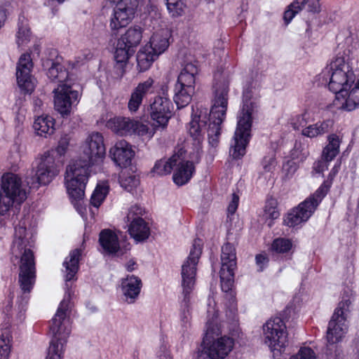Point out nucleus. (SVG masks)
I'll return each mask as SVG.
<instances>
[{
	"mask_svg": "<svg viewBox=\"0 0 359 359\" xmlns=\"http://www.w3.org/2000/svg\"><path fill=\"white\" fill-rule=\"evenodd\" d=\"M121 226L125 232L130 235V238H135V207L133 205L129 208L126 216L123 218Z\"/></svg>",
	"mask_w": 359,
	"mask_h": 359,
	"instance_id": "44",
	"label": "nucleus"
},
{
	"mask_svg": "<svg viewBox=\"0 0 359 359\" xmlns=\"http://www.w3.org/2000/svg\"><path fill=\"white\" fill-rule=\"evenodd\" d=\"M341 165V158L335 162L331 170L320 187L298 205L290 210L283 217V224L295 228L306 223L314 214L319 205L330 191L335 177Z\"/></svg>",
	"mask_w": 359,
	"mask_h": 359,
	"instance_id": "4",
	"label": "nucleus"
},
{
	"mask_svg": "<svg viewBox=\"0 0 359 359\" xmlns=\"http://www.w3.org/2000/svg\"><path fill=\"white\" fill-rule=\"evenodd\" d=\"M27 198L21 179L13 173L3 175L0 190V215H5L15 204L20 205Z\"/></svg>",
	"mask_w": 359,
	"mask_h": 359,
	"instance_id": "13",
	"label": "nucleus"
},
{
	"mask_svg": "<svg viewBox=\"0 0 359 359\" xmlns=\"http://www.w3.org/2000/svg\"><path fill=\"white\" fill-rule=\"evenodd\" d=\"M109 191L108 186L105 184H98L95 189L91 198L90 203L95 208H99L104 201Z\"/></svg>",
	"mask_w": 359,
	"mask_h": 359,
	"instance_id": "45",
	"label": "nucleus"
},
{
	"mask_svg": "<svg viewBox=\"0 0 359 359\" xmlns=\"http://www.w3.org/2000/svg\"><path fill=\"white\" fill-rule=\"evenodd\" d=\"M166 6L170 16L176 18L184 15L186 4L184 0H166Z\"/></svg>",
	"mask_w": 359,
	"mask_h": 359,
	"instance_id": "43",
	"label": "nucleus"
},
{
	"mask_svg": "<svg viewBox=\"0 0 359 359\" xmlns=\"http://www.w3.org/2000/svg\"><path fill=\"white\" fill-rule=\"evenodd\" d=\"M99 243L102 248L101 253L114 255L120 250L118 236L111 229H105L99 234Z\"/></svg>",
	"mask_w": 359,
	"mask_h": 359,
	"instance_id": "27",
	"label": "nucleus"
},
{
	"mask_svg": "<svg viewBox=\"0 0 359 359\" xmlns=\"http://www.w3.org/2000/svg\"><path fill=\"white\" fill-rule=\"evenodd\" d=\"M128 108L130 111H135V90L131 93L130 99L128 102Z\"/></svg>",
	"mask_w": 359,
	"mask_h": 359,
	"instance_id": "59",
	"label": "nucleus"
},
{
	"mask_svg": "<svg viewBox=\"0 0 359 359\" xmlns=\"http://www.w3.org/2000/svg\"><path fill=\"white\" fill-rule=\"evenodd\" d=\"M33 106L34 111L39 113L42 109L41 107L43 106V101L41 100V99L37 97H34L33 98Z\"/></svg>",
	"mask_w": 359,
	"mask_h": 359,
	"instance_id": "58",
	"label": "nucleus"
},
{
	"mask_svg": "<svg viewBox=\"0 0 359 359\" xmlns=\"http://www.w3.org/2000/svg\"><path fill=\"white\" fill-rule=\"evenodd\" d=\"M69 140L70 137L67 135H64L60 137L55 149L60 156H62L66 153L69 144Z\"/></svg>",
	"mask_w": 359,
	"mask_h": 359,
	"instance_id": "54",
	"label": "nucleus"
},
{
	"mask_svg": "<svg viewBox=\"0 0 359 359\" xmlns=\"http://www.w3.org/2000/svg\"><path fill=\"white\" fill-rule=\"evenodd\" d=\"M33 63L29 54H22L17 64L16 79L21 92L31 94L34 90V83L31 74Z\"/></svg>",
	"mask_w": 359,
	"mask_h": 359,
	"instance_id": "20",
	"label": "nucleus"
},
{
	"mask_svg": "<svg viewBox=\"0 0 359 359\" xmlns=\"http://www.w3.org/2000/svg\"><path fill=\"white\" fill-rule=\"evenodd\" d=\"M162 95L154 97L150 104V115L157 126L165 127L172 116L173 104L168 96L167 90L162 88Z\"/></svg>",
	"mask_w": 359,
	"mask_h": 359,
	"instance_id": "19",
	"label": "nucleus"
},
{
	"mask_svg": "<svg viewBox=\"0 0 359 359\" xmlns=\"http://www.w3.org/2000/svg\"><path fill=\"white\" fill-rule=\"evenodd\" d=\"M201 158V152L198 149L192 157V161L180 162L172 175L174 183L179 187L187 184L196 172L195 164L198 163Z\"/></svg>",
	"mask_w": 359,
	"mask_h": 359,
	"instance_id": "24",
	"label": "nucleus"
},
{
	"mask_svg": "<svg viewBox=\"0 0 359 359\" xmlns=\"http://www.w3.org/2000/svg\"><path fill=\"white\" fill-rule=\"evenodd\" d=\"M135 18V1L121 0L114 10L110 27L112 31L126 27Z\"/></svg>",
	"mask_w": 359,
	"mask_h": 359,
	"instance_id": "21",
	"label": "nucleus"
},
{
	"mask_svg": "<svg viewBox=\"0 0 359 359\" xmlns=\"http://www.w3.org/2000/svg\"><path fill=\"white\" fill-rule=\"evenodd\" d=\"M306 25H307V27L306 29V32L308 33L309 32H310L311 27V24L309 22H306Z\"/></svg>",
	"mask_w": 359,
	"mask_h": 359,
	"instance_id": "62",
	"label": "nucleus"
},
{
	"mask_svg": "<svg viewBox=\"0 0 359 359\" xmlns=\"http://www.w3.org/2000/svg\"><path fill=\"white\" fill-rule=\"evenodd\" d=\"M239 204V196L236 193L232 194L231 200L227 207V218L230 220L236 212Z\"/></svg>",
	"mask_w": 359,
	"mask_h": 359,
	"instance_id": "53",
	"label": "nucleus"
},
{
	"mask_svg": "<svg viewBox=\"0 0 359 359\" xmlns=\"http://www.w3.org/2000/svg\"><path fill=\"white\" fill-rule=\"evenodd\" d=\"M109 155L114 162L122 168L119 175L121 186L128 192L133 194L135 190V175L131 166L134 151L132 146L125 140L118 141L109 150Z\"/></svg>",
	"mask_w": 359,
	"mask_h": 359,
	"instance_id": "11",
	"label": "nucleus"
},
{
	"mask_svg": "<svg viewBox=\"0 0 359 359\" xmlns=\"http://www.w3.org/2000/svg\"><path fill=\"white\" fill-rule=\"evenodd\" d=\"M235 270L221 269L219 271L222 290L227 293L231 292L234 283Z\"/></svg>",
	"mask_w": 359,
	"mask_h": 359,
	"instance_id": "42",
	"label": "nucleus"
},
{
	"mask_svg": "<svg viewBox=\"0 0 359 359\" xmlns=\"http://www.w3.org/2000/svg\"><path fill=\"white\" fill-rule=\"evenodd\" d=\"M177 158L172 156L168 160H160L156 162L151 172L159 176H163L170 174L174 165H176Z\"/></svg>",
	"mask_w": 359,
	"mask_h": 359,
	"instance_id": "38",
	"label": "nucleus"
},
{
	"mask_svg": "<svg viewBox=\"0 0 359 359\" xmlns=\"http://www.w3.org/2000/svg\"><path fill=\"white\" fill-rule=\"evenodd\" d=\"M214 97L210 108L212 123H209L207 131L210 144L212 147L217 145L221 134V125L226 118L228 107L229 83L227 81H217L213 85Z\"/></svg>",
	"mask_w": 359,
	"mask_h": 359,
	"instance_id": "10",
	"label": "nucleus"
},
{
	"mask_svg": "<svg viewBox=\"0 0 359 359\" xmlns=\"http://www.w3.org/2000/svg\"><path fill=\"white\" fill-rule=\"evenodd\" d=\"M351 301L349 298L344 299L339 302L337 307L329 321L326 332V339L329 344L339 342L348 330L346 324L347 315L350 312L349 307Z\"/></svg>",
	"mask_w": 359,
	"mask_h": 359,
	"instance_id": "14",
	"label": "nucleus"
},
{
	"mask_svg": "<svg viewBox=\"0 0 359 359\" xmlns=\"http://www.w3.org/2000/svg\"><path fill=\"white\" fill-rule=\"evenodd\" d=\"M341 108L344 110L351 111L359 107V79L353 88L347 90V95L344 98Z\"/></svg>",
	"mask_w": 359,
	"mask_h": 359,
	"instance_id": "35",
	"label": "nucleus"
},
{
	"mask_svg": "<svg viewBox=\"0 0 359 359\" xmlns=\"http://www.w3.org/2000/svg\"><path fill=\"white\" fill-rule=\"evenodd\" d=\"M106 154L104 138L100 133H93L86 139L81 158L70 162L65 172V185L70 199L83 198L89 177V168L102 162Z\"/></svg>",
	"mask_w": 359,
	"mask_h": 359,
	"instance_id": "2",
	"label": "nucleus"
},
{
	"mask_svg": "<svg viewBox=\"0 0 359 359\" xmlns=\"http://www.w3.org/2000/svg\"><path fill=\"white\" fill-rule=\"evenodd\" d=\"M198 62H184L175 86L174 101L178 109L187 106L195 92L196 78L199 73Z\"/></svg>",
	"mask_w": 359,
	"mask_h": 359,
	"instance_id": "12",
	"label": "nucleus"
},
{
	"mask_svg": "<svg viewBox=\"0 0 359 359\" xmlns=\"http://www.w3.org/2000/svg\"><path fill=\"white\" fill-rule=\"evenodd\" d=\"M142 287H137V277H136V299L137 298Z\"/></svg>",
	"mask_w": 359,
	"mask_h": 359,
	"instance_id": "61",
	"label": "nucleus"
},
{
	"mask_svg": "<svg viewBox=\"0 0 359 359\" xmlns=\"http://www.w3.org/2000/svg\"><path fill=\"white\" fill-rule=\"evenodd\" d=\"M81 252L79 249L72 250L69 256L65 259L63 266L65 268V281L69 282L74 279L79 270V262Z\"/></svg>",
	"mask_w": 359,
	"mask_h": 359,
	"instance_id": "33",
	"label": "nucleus"
},
{
	"mask_svg": "<svg viewBox=\"0 0 359 359\" xmlns=\"http://www.w3.org/2000/svg\"><path fill=\"white\" fill-rule=\"evenodd\" d=\"M71 297L72 291L68 288L50 321L49 327L52 338L46 359H62L64 356L67 339L72 331L69 320L66 317Z\"/></svg>",
	"mask_w": 359,
	"mask_h": 359,
	"instance_id": "6",
	"label": "nucleus"
},
{
	"mask_svg": "<svg viewBox=\"0 0 359 359\" xmlns=\"http://www.w3.org/2000/svg\"><path fill=\"white\" fill-rule=\"evenodd\" d=\"M209 123H212L210 109L198 102L192 105L191 119L187 128L194 145L199 146L202 143Z\"/></svg>",
	"mask_w": 359,
	"mask_h": 359,
	"instance_id": "15",
	"label": "nucleus"
},
{
	"mask_svg": "<svg viewBox=\"0 0 359 359\" xmlns=\"http://www.w3.org/2000/svg\"><path fill=\"white\" fill-rule=\"evenodd\" d=\"M151 48L149 46H144L136 54V62L141 72L148 70L158 57L156 54L151 52Z\"/></svg>",
	"mask_w": 359,
	"mask_h": 359,
	"instance_id": "32",
	"label": "nucleus"
},
{
	"mask_svg": "<svg viewBox=\"0 0 359 359\" xmlns=\"http://www.w3.org/2000/svg\"><path fill=\"white\" fill-rule=\"evenodd\" d=\"M278 205V201L274 197L269 196L266 198L264 205V213L269 219L274 220L280 217Z\"/></svg>",
	"mask_w": 359,
	"mask_h": 359,
	"instance_id": "46",
	"label": "nucleus"
},
{
	"mask_svg": "<svg viewBox=\"0 0 359 359\" xmlns=\"http://www.w3.org/2000/svg\"><path fill=\"white\" fill-rule=\"evenodd\" d=\"M12 336L8 329L5 328L0 335V359H8L11 351Z\"/></svg>",
	"mask_w": 359,
	"mask_h": 359,
	"instance_id": "41",
	"label": "nucleus"
},
{
	"mask_svg": "<svg viewBox=\"0 0 359 359\" xmlns=\"http://www.w3.org/2000/svg\"><path fill=\"white\" fill-rule=\"evenodd\" d=\"M202 253V248L200 245L193 244L187 259L184 262L181 269V287L182 311L180 320L182 325L187 328L191 318L189 304L191 296L195 289L196 282L197 264Z\"/></svg>",
	"mask_w": 359,
	"mask_h": 359,
	"instance_id": "7",
	"label": "nucleus"
},
{
	"mask_svg": "<svg viewBox=\"0 0 359 359\" xmlns=\"http://www.w3.org/2000/svg\"><path fill=\"white\" fill-rule=\"evenodd\" d=\"M154 83L152 78L149 77L143 83L136 86V111L142 103L143 98L148 94L154 93Z\"/></svg>",
	"mask_w": 359,
	"mask_h": 359,
	"instance_id": "39",
	"label": "nucleus"
},
{
	"mask_svg": "<svg viewBox=\"0 0 359 359\" xmlns=\"http://www.w3.org/2000/svg\"><path fill=\"white\" fill-rule=\"evenodd\" d=\"M136 135L141 137L143 141H148L154 136V130L147 124H144L136 121Z\"/></svg>",
	"mask_w": 359,
	"mask_h": 359,
	"instance_id": "47",
	"label": "nucleus"
},
{
	"mask_svg": "<svg viewBox=\"0 0 359 359\" xmlns=\"http://www.w3.org/2000/svg\"><path fill=\"white\" fill-rule=\"evenodd\" d=\"M10 4H5L0 6V28L6 20L7 16L10 14Z\"/></svg>",
	"mask_w": 359,
	"mask_h": 359,
	"instance_id": "57",
	"label": "nucleus"
},
{
	"mask_svg": "<svg viewBox=\"0 0 359 359\" xmlns=\"http://www.w3.org/2000/svg\"><path fill=\"white\" fill-rule=\"evenodd\" d=\"M206 330L201 348L196 352V359H224L232 351L234 346L233 338L223 336L215 339L214 335L218 336L221 334L217 325L212 321L206 323Z\"/></svg>",
	"mask_w": 359,
	"mask_h": 359,
	"instance_id": "9",
	"label": "nucleus"
},
{
	"mask_svg": "<svg viewBox=\"0 0 359 359\" xmlns=\"http://www.w3.org/2000/svg\"><path fill=\"white\" fill-rule=\"evenodd\" d=\"M236 249L230 243H226L222 247L221 269L236 270L237 267Z\"/></svg>",
	"mask_w": 359,
	"mask_h": 359,
	"instance_id": "34",
	"label": "nucleus"
},
{
	"mask_svg": "<svg viewBox=\"0 0 359 359\" xmlns=\"http://www.w3.org/2000/svg\"><path fill=\"white\" fill-rule=\"evenodd\" d=\"M34 177L32 178V182L27 181L30 188H39L41 185L48 184L59 173V169L55 163L53 156L45 154L37 163L36 170H34Z\"/></svg>",
	"mask_w": 359,
	"mask_h": 359,
	"instance_id": "17",
	"label": "nucleus"
},
{
	"mask_svg": "<svg viewBox=\"0 0 359 359\" xmlns=\"http://www.w3.org/2000/svg\"><path fill=\"white\" fill-rule=\"evenodd\" d=\"M13 295L11 297H9L8 299L7 300L6 306L4 307L2 310V313L5 315L6 318H7L8 321L6 323V324L9 323V320L12 316V307H13Z\"/></svg>",
	"mask_w": 359,
	"mask_h": 359,
	"instance_id": "56",
	"label": "nucleus"
},
{
	"mask_svg": "<svg viewBox=\"0 0 359 359\" xmlns=\"http://www.w3.org/2000/svg\"><path fill=\"white\" fill-rule=\"evenodd\" d=\"M55 120L48 115H41L35 118L33 128L37 135L46 137L54 132Z\"/></svg>",
	"mask_w": 359,
	"mask_h": 359,
	"instance_id": "31",
	"label": "nucleus"
},
{
	"mask_svg": "<svg viewBox=\"0 0 359 359\" xmlns=\"http://www.w3.org/2000/svg\"><path fill=\"white\" fill-rule=\"evenodd\" d=\"M334 120L327 118L318 121L312 124H307L301 131L302 136L309 138L310 140L317 139L323 137L331 131L334 126Z\"/></svg>",
	"mask_w": 359,
	"mask_h": 359,
	"instance_id": "26",
	"label": "nucleus"
},
{
	"mask_svg": "<svg viewBox=\"0 0 359 359\" xmlns=\"http://www.w3.org/2000/svg\"><path fill=\"white\" fill-rule=\"evenodd\" d=\"M276 163V158L274 156H264L262 165L265 172H270Z\"/></svg>",
	"mask_w": 359,
	"mask_h": 359,
	"instance_id": "55",
	"label": "nucleus"
},
{
	"mask_svg": "<svg viewBox=\"0 0 359 359\" xmlns=\"http://www.w3.org/2000/svg\"><path fill=\"white\" fill-rule=\"evenodd\" d=\"M92 57V54L90 53V52L88 50V54L86 55V59H90Z\"/></svg>",
	"mask_w": 359,
	"mask_h": 359,
	"instance_id": "64",
	"label": "nucleus"
},
{
	"mask_svg": "<svg viewBox=\"0 0 359 359\" xmlns=\"http://www.w3.org/2000/svg\"><path fill=\"white\" fill-rule=\"evenodd\" d=\"M269 257L265 252L255 255V263L257 266V271H264L269 266Z\"/></svg>",
	"mask_w": 359,
	"mask_h": 359,
	"instance_id": "52",
	"label": "nucleus"
},
{
	"mask_svg": "<svg viewBox=\"0 0 359 359\" xmlns=\"http://www.w3.org/2000/svg\"><path fill=\"white\" fill-rule=\"evenodd\" d=\"M106 127L116 135L123 136L135 131V123L129 118L123 116H114L109 118L106 123Z\"/></svg>",
	"mask_w": 359,
	"mask_h": 359,
	"instance_id": "28",
	"label": "nucleus"
},
{
	"mask_svg": "<svg viewBox=\"0 0 359 359\" xmlns=\"http://www.w3.org/2000/svg\"><path fill=\"white\" fill-rule=\"evenodd\" d=\"M134 48L135 27H130L118 39L114 53V59L116 62L115 69L118 75L122 76L125 73L126 62L135 53Z\"/></svg>",
	"mask_w": 359,
	"mask_h": 359,
	"instance_id": "18",
	"label": "nucleus"
},
{
	"mask_svg": "<svg viewBox=\"0 0 359 359\" xmlns=\"http://www.w3.org/2000/svg\"><path fill=\"white\" fill-rule=\"evenodd\" d=\"M290 359H316V354L310 347H301L298 353Z\"/></svg>",
	"mask_w": 359,
	"mask_h": 359,
	"instance_id": "50",
	"label": "nucleus"
},
{
	"mask_svg": "<svg viewBox=\"0 0 359 359\" xmlns=\"http://www.w3.org/2000/svg\"><path fill=\"white\" fill-rule=\"evenodd\" d=\"M299 168V164L294 160H287L283 165V172L285 179H290Z\"/></svg>",
	"mask_w": 359,
	"mask_h": 359,
	"instance_id": "49",
	"label": "nucleus"
},
{
	"mask_svg": "<svg viewBox=\"0 0 359 359\" xmlns=\"http://www.w3.org/2000/svg\"><path fill=\"white\" fill-rule=\"evenodd\" d=\"M161 341V345L156 352L157 358L158 359H172L168 344L165 341L163 336H162Z\"/></svg>",
	"mask_w": 359,
	"mask_h": 359,
	"instance_id": "51",
	"label": "nucleus"
},
{
	"mask_svg": "<svg viewBox=\"0 0 359 359\" xmlns=\"http://www.w3.org/2000/svg\"><path fill=\"white\" fill-rule=\"evenodd\" d=\"M310 114L308 110L305 109L301 114H292L288 120V123L295 131L303 130L309 123Z\"/></svg>",
	"mask_w": 359,
	"mask_h": 359,
	"instance_id": "40",
	"label": "nucleus"
},
{
	"mask_svg": "<svg viewBox=\"0 0 359 359\" xmlns=\"http://www.w3.org/2000/svg\"><path fill=\"white\" fill-rule=\"evenodd\" d=\"M137 287H142V280L137 277Z\"/></svg>",
	"mask_w": 359,
	"mask_h": 359,
	"instance_id": "63",
	"label": "nucleus"
},
{
	"mask_svg": "<svg viewBox=\"0 0 359 359\" xmlns=\"http://www.w3.org/2000/svg\"><path fill=\"white\" fill-rule=\"evenodd\" d=\"M320 1V0H294L287 6L283 13L285 25H288L296 15L303 9L313 14L319 13L321 11Z\"/></svg>",
	"mask_w": 359,
	"mask_h": 359,
	"instance_id": "23",
	"label": "nucleus"
},
{
	"mask_svg": "<svg viewBox=\"0 0 359 359\" xmlns=\"http://www.w3.org/2000/svg\"><path fill=\"white\" fill-rule=\"evenodd\" d=\"M31 36L30 29L28 26L27 19L24 15H20L18 23V32L16 34L18 46L23 45L29 41Z\"/></svg>",
	"mask_w": 359,
	"mask_h": 359,
	"instance_id": "37",
	"label": "nucleus"
},
{
	"mask_svg": "<svg viewBox=\"0 0 359 359\" xmlns=\"http://www.w3.org/2000/svg\"><path fill=\"white\" fill-rule=\"evenodd\" d=\"M321 76L326 81L329 79L328 88L339 100L347 95V90L354 84L355 75L352 67L344 57H337L322 72Z\"/></svg>",
	"mask_w": 359,
	"mask_h": 359,
	"instance_id": "8",
	"label": "nucleus"
},
{
	"mask_svg": "<svg viewBox=\"0 0 359 359\" xmlns=\"http://www.w3.org/2000/svg\"><path fill=\"white\" fill-rule=\"evenodd\" d=\"M135 262L133 260H130L129 262L126 265V269L128 271H133L135 269Z\"/></svg>",
	"mask_w": 359,
	"mask_h": 359,
	"instance_id": "60",
	"label": "nucleus"
},
{
	"mask_svg": "<svg viewBox=\"0 0 359 359\" xmlns=\"http://www.w3.org/2000/svg\"><path fill=\"white\" fill-rule=\"evenodd\" d=\"M265 344L272 351H282L287 343V334L286 326L283 319L280 317L270 318L263 325Z\"/></svg>",
	"mask_w": 359,
	"mask_h": 359,
	"instance_id": "16",
	"label": "nucleus"
},
{
	"mask_svg": "<svg viewBox=\"0 0 359 359\" xmlns=\"http://www.w3.org/2000/svg\"><path fill=\"white\" fill-rule=\"evenodd\" d=\"M153 222L151 215L144 208L136 205V243L147 241L151 236Z\"/></svg>",
	"mask_w": 359,
	"mask_h": 359,
	"instance_id": "25",
	"label": "nucleus"
},
{
	"mask_svg": "<svg viewBox=\"0 0 359 359\" xmlns=\"http://www.w3.org/2000/svg\"><path fill=\"white\" fill-rule=\"evenodd\" d=\"M120 289L125 301L129 304L135 302V276L122 278Z\"/></svg>",
	"mask_w": 359,
	"mask_h": 359,
	"instance_id": "36",
	"label": "nucleus"
},
{
	"mask_svg": "<svg viewBox=\"0 0 359 359\" xmlns=\"http://www.w3.org/2000/svg\"><path fill=\"white\" fill-rule=\"evenodd\" d=\"M294 248L291 238L278 237L272 241L269 248V252L273 261L287 262L292 259Z\"/></svg>",
	"mask_w": 359,
	"mask_h": 359,
	"instance_id": "22",
	"label": "nucleus"
},
{
	"mask_svg": "<svg viewBox=\"0 0 359 359\" xmlns=\"http://www.w3.org/2000/svg\"><path fill=\"white\" fill-rule=\"evenodd\" d=\"M47 76L51 81L60 83L53 90L55 109L62 116L69 114L72 107L79 102L81 94L76 89L79 86L71 83L67 69L58 62H51Z\"/></svg>",
	"mask_w": 359,
	"mask_h": 359,
	"instance_id": "5",
	"label": "nucleus"
},
{
	"mask_svg": "<svg viewBox=\"0 0 359 359\" xmlns=\"http://www.w3.org/2000/svg\"><path fill=\"white\" fill-rule=\"evenodd\" d=\"M330 162L331 161H327L322 157L321 159L316 161L312 166V176H315L316 175L324 176V172L328 169Z\"/></svg>",
	"mask_w": 359,
	"mask_h": 359,
	"instance_id": "48",
	"label": "nucleus"
},
{
	"mask_svg": "<svg viewBox=\"0 0 359 359\" xmlns=\"http://www.w3.org/2000/svg\"><path fill=\"white\" fill-rule=\"evenodd\" d=\"M169 34L166 31L155 32L145 46H151V52L158 57L169 47Z\"/></svg>",
	"mask_w": 359,
	"mask_h": 359,
	"instance_id": "29",
	"label": "nucleus"
},
{
	"mask_svg": "<svg viewBox=\"0 0 359 359\" xmlns=\"http://www.w3.org/2000/svg\"><path fill=\"white\" fill-rule=\"evenodd\" d=\"M34 242L32 229L27 230L20 223L15 227L14 239L11 250L13 257L20 259L18 284L20 294L18 295L17 300L20 318L23 317L26 311L30 292L36 283V265L32 251Z\"/></svg>",
	"mask_w": 359,
	"mask_h": 359,
	"instance_id": "1",
	"label": "nucleus"
},
{
	"mask_svg": "<svg viewBox=\"0 0 359 359\" xmlns=\"http://www.w3.org/2000/svg\"><path fill=\"white\" fill-rule=\"evenodd\" d=\"M342 138L335 133H331L327 137V144L322 150L321 157L327 161H332L339 154Z\"/></svg>",
	"mask_w": 359,
	"mask_h": 359,
	"instance_id": "30",
	"label": "nucleus"
},
{
	"mask_svg": "<svg viewBox=\"0 0 359 359\" xmlns=\"http://www.w3.org/2000/svg\"><path fill=\"white\" fill-rule=\"evenodd\" d=\"M259 85L257 81H246L242 92V106L237 116V126L233 135L234 143L229 153L233 159H241L246 154V147L251 138L252 114L257 107Z\"/></svg>",
	"mask_w": 359,
	"mask_h": 359,
	"instance_id": "3",
	"label": "nucleus"
}]
</instances>
